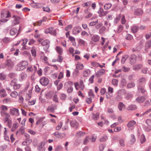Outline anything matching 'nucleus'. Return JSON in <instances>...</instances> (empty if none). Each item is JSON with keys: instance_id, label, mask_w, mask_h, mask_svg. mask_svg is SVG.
I'll use <instances>...</instances> for the list:
<instances>
[{"instance_id": "obj_51", "label": "nucleus", "mask_w": 151, "mask_h": 151, "mask_svg": "<svg viewBox=\"0 0 151 151\" xmlns=\"http://www.w3.org/2000/svg\"><path fill=\"white\" fill-rule=\"evenodd\" d=\"M99 115L98 114L96 113V114H95L93 113L92 117L94 120H97L98 118L99 117Z\"/></svg>"}, {"instance_id": "obj_62", "label": "nucleus", "mask_w": 151, "mask_h": 151, "mask_svg": "<svg viewBox=\"0 0 151 151\" xmlns=\"http://www.w3.org/2000/svg\"><path fill=\"white\" fill-rule=\"evenodd\" d=\"M123 26L121 25H120L119 26L117 32L119 33L123 31Z\"/></svg>"}, {"instance_id": "obj_38", "label": "nucleus", "mask_w": 151, "mask_h": 151, "mask_svg": "<svg viewBox=\"0 0 151 151\" xmlns=\"http://www.w3.org/2000/svg\"><path fill=\"white\" fill-rule=\"evenodd\" d=\"M131 139H130V142L132 144H133L136 141V139L134 135L132 134L131 135Z\"/></svg>"}, {"instance_id": "obj_4", "label": "nucleus", "mask_w": 151, "mask_h": 151, "mask_svg": "<svg viewBox=\"0 0 151 151\" xmlns=\"http://www.w3.org/2000/svg\"><path fill=\"white\" fill-rule=\"evenodd\" d=\"M10 113L11 114L16 116H18L19 115L18 109L16 108L11 109L10 110Z\"/></svg>"}, {"instance_id": "obj_34", "label": "nucleus", "mask_w": 151, "mask_h": 151, "mask_svg": "<svg viewBox=\"0 0 151 151\" xmlns=\"http://www.w3.org/2000/svg\"><path fill=\"white\" fill-rule=\"evenodd\" d=\"M47 17H44L42 19L38 21L37 23V25L40 26L42 22H43L47 20Z\"/></svg>"}, {"instance_id": "obj_32", "label": "nucleus", "mask_w": 151, "mask_h": 151, "mask_svg": "<svg viewBox=\"0 0 151 151\" xmlns=\"http://www.w3.org/2000/svg\"><path fill=\"white\" fill-rule=\"evenodd\" d=\"M139 29V27L137 26H134L131 28V31L132 32L135 33Z\"/></svg>"}, {"instance_id": "obj_3", "label": "nucleus", "mask_w": 151, "mask_h": 151, "mask_svg": "<svg viewBox=\"0 0 151 151\" xmlns=\"http://www.w3.org/2000/svg\"><path fill=\"white\" fill-rule=\"evenodd\" d=\"M49 80L46 77H44L41 78L40 80V84L43 86H46L49 83Z\"/></svg>"}, {"instance_id": "obj_29", "label": "nucleus", "mask_w": 151, "mask_h": 151, "mask_svg": "<svg viewBox=\"0 0 151 151\" xmlns=\"http://www.w3.org/2000/svg\"><path fill=\"white\" fill-rule=\"evenodd\" d=\"M137 108L136 105L134 104H131L127 108V109L128 110H135Z\"/></svg>"}, {"instance_id": "obj_41", "label": "nucleus", "mask_w": 151, "mask_h": 151, "mask_svg": "<svg viewBox=\"0 0 151 151\" xmlns=\"http://www.w3.org/2000/svg\"><path fill=\"white\" fill-rule=\"evenodd\" d=\"M125 38L127 40H131L133 39V37L131 34H127Z\"/></svg>"}, {"instance_id": "obj_36", "label": "nucleus", "mask_w": 151, "mask_h": 151, "mask_svg": "<svg viewBox=\"0 0 151 151\" xmlns=\"http://www.w3.org/2000/svg\"><path fill=\"white\" fill-rule=\"evenodd\" d=\"M112 6V4L110 3H106L104 5V9L105 10H108L110 9Z\"/></svg>"}, {"instance_id": "obj_17", "label": "nucleus", "mask_w": 151, "mask_h": 151, "mask_svg": "<svg viewBox=\"0 0 151 151\" xmlns=\"http://www.w3.org/2000/svg\"><path fill=\"white\" fill-rule=\"evenodd\" d=\"M70 124L71 126L73 127L77 128L78 127V123L75 120H72L70 121Z\"/></svg>"}, {"instance_id": "obj_52", "label": "nucleus", "mask_w": 151, "mask_h": 151, "mask_svg": "<svg viewBox=\"0 0 151 151\" xmlns=\"http://www.w3.org/2000/svg\"><path fill=\"white\" fill-rule=\"evenodd\" d=\"M113 96L112 93H107L106 94V98L107 99H110Z\"/></svg>"}, {"instance_id": "obj_7", "label": "nucleus", "mask_w": 151, "mask_h": 151, "mask_svg": "<svg viewBox=\"0 0 151 151\" xmlns=\"http://www.w3.org/2000/svg\"><path fill=\"white\" fill-rule=\"evenodd\" d=\"M20 28L21 27L20 26L18 31L17 29L16 28H14L11 29L10 30V35L12 36H13L17 33L16 37L18 35L19 33V30H20Z\"/></svg>"}, {"instance_id": "obj_1", "label": "nucleus", "mask_w": 151, "mask_h": 151, "mask_svg": "<svg viewBox=\"0 0 151 151\" xmlns=\"http://www.w3.org/2000/svg\"><path fill=\"white\" fill-rule=\"evenodd\" d=\"M28 63L27 61H23L19 63L17 65V70L20 71L24 69L28 65Z\"/></svg>"}, {"instance_id": "obj_8", "label": "nucleus", "mask_w": 151, "mask_h": 151, "mask_svg": "<svg viewBox=\"0 0 151 151\" xmlns=\"http://www.w3.org/2000/svg\"><path fill=\"white\" fill-rule=\"evenodd\" d=\"M1 18H8L11 16V13L9 11L7 12H1Z\"/></svg>"}, {"instance_id": "obj_44", "label": "nucleus", "mask_w": 151, "mask_h": 151, "mask_svg": "<svg viewBox=\"0 0 151 151\" xmlns=\"http://www.w3.org/2000/svg\"><path fill=\"white\" fill-rule=\"evenodd\" d=\"M135 86V84L134 82H131L128 83L127 87L128 88H132L134 87Z\"/></svg>"}, {"instance_id": "obj_5", "label": "nucleus", "mask_w": 151, "mask_h": 151, "mask_svg": "<svg viewBox=\"0 0 151 151\" xmlns=\"http://www.w3.org/2000/svg\"><path fill=\"white\" fill-rule=\"evenodd\" d=\"M12 17L14 19L12 22V26H14L19 24V20L20 19V17L19 16L14 15Z\"/></svg>"}, {"instance_id": "obj_53", "label": "nucleus", "mask_w": 151, "mask_h": 151, "mask_svg": "<svg viewBox=\"0 0 151 151\" xmlns=\"http://www.w3.org/2000/svg\"><path fill=\"white\" fill-rule=\"evenodd\" d=\"M151 46V41L147 42L145 45V47L147 49L149 48Z\"/></svg>"}, {"instance_id": "obj_14", "label": "nucleus", "mask_w": 151, "mask_h": 151, "mask_svg": "<svg viewBox=\"0 0 151 151\" xmlns=\"http://www.w3.org/2000/svg\"><path fill=\"white\" fill-rule=\"evenodd\" d=\"M81 29V28L80 26H76L74 27L73 30V33L74 34H76L79 33Z\"/></svg>"}, {"instance_id": "obj_22", "label": "nucleus", "mask_w": 151, "mask_h": 151, "mask_svg": "<svg viewBox=\"0 0 151 151\" xmlns=\"http://www.w3.org/2000/svg\"><path fill=\"white\" fill-rule=\"evenodd\" d=\"M85 134L86 133L85 132L80 131L77 132L75 136L76 137L79 138L85 135Z\"/></svg>"}, {"instance_id": "obj_20", "label": "nucleus", "mask_w": 151, "mask_h": 151, "mask_svg": "<svg viewBox=\"0 0 151 151\" xmlns=\"http://www.w3.org/2000/svg\"><path fill=\"white\" fill-rule=\"evenodd\" d=\"M53 134L57 138H59L60 137L62 136L63 137H64L65 136V133L63 134L60 133L58 132H55Z\"/></svg>"}, {"instance_id": "obj_46", "label": "nucleus", "mask_w": 151, "mask_h": 151, "mask_svg": "<svg viewBox=\"0 0 151 151\" xmlns=\"http://www.w3.org/2000/svg\"><path fill=\"white\" fill-rule=\"evenodd\" d=\"M146 141L145 137L144 134L142 135L141 136L140 139V142L141 143H143Z\"/></svg>"}, {"instance_id": "obj_56", "label": "nucleus", "mask_w": 151, "mask_h": 151, "mask_svg": "<svg viewBox=\"0 0 151 151\" xmlns=\"http://www.w3.org/2000/svg\"><path fill=\"white\" fill-rule=\"evenodd\" d=\"M107 139V137L106 136H104L100 139V141L101 142H104Z\"/></svg>"}, {"instance_id": "obj_40", "label": "nucleus", "mask_w": 151, "mask_h": 151, "mask_svg": "<svg viewBox=\"0 0 151 151\" xmlns=\"http://www.w3.org/2000/svg\"><path fill=\"white\" fill-rule=\"evenodd\" d=\"M91 4V1H89L88 2H85L83 3L82 4V6L83 7H87L89 6Z\"/></svg>"}, {"instance_id": "obj_26", "label": "nucleus", "mask_w": 151, "mask_h": 151, "mask_svg": "<svg viewBox=\"0 0 151 151\" xmlns=\"http://www.w3.org/2000/svg\"><path fill=\"white\" fill-rule=\"evenodd\" d=\"M53 92L52 91H50L47 92L45 95L46 98L47 99H49L52 97L53 96Z\"/></svg>"}, {"instance_id": "obj_15", "label": "nucleus", "mask_w": 151, "mask_h": 151, "mask_svg": "<svg viewBox=\"0 0 151 151\" xmlns=\"http://www.w3.org/2000/svg\"><path fill=\"white\" fill-rule=\"evenodd\" d=\"M124 90H119L117 91V95L116 96L115 98V100L116 101H120L122 99V97L120 94V93L122 91Z\"/></svg>"}, {"instance_id": "obj_63", "label": "nucleus", "mask_w": 151, "mask_h": 151, "mask_svg": "<svg viewBox=\"0 0 151 151\" xmlns=\"http://www.w3.org/2000/svg\"><path fill=\"white\" fill-rule=\"evenodd\" d=\"M38 144V140L37 139H35L33 140L32 144L35 147H36Z\"/></svg>"}, {"instance_id": "obj_37", "label": "nucleus", "mask_w": 151, "mask_h": 151, "mask_svg": "<svg viewBox=\"0 0 151 151\" xmlns=\"http://www.w3.org/2000/svg\"><path fill=\"white\" fill-rule=\"evenodd\" d=\"M119 143L120 146L122 147H124L125 146V139L121 138L119 140Z\"/></svg>"}, {"instance_id": "obj_42", "label": "nucleus", "mask_w": 151, "mask_h": 151, "mask_svg": "<svg viewBox=\"0 0 151 151\" xmlns=\"http://www.w3.org/2000/svg\"><path fill=\"white\" fill-rule=\"evenodd\" d=\"M128 56L127 55H125L124 56H123L122 58L121 62L122 63L124 64L125 63L126 59L128 58Z\"/></svg>"}, {"instance_id": "obj_27", "label": "nucleus", "mask_w": 151, "mask_h": 151, "mask_svg": "<svg viewBox=\"0 0 151 151\" xmlns=\"http://www.w3.org/2000/svg\"><path fill=\"white\" fill-rule=\"evenodd\" d=\"M142 67V65L141 64H136L133 66V69L134 70H138Z\"/></svg>"}, {"instance_id": "obj_13", "label": "nucleus", "mask_w": 151, "mask_h": 151, "mask_svg": "<svg viewBox=\"0 0 151 151\" xmlns=\"http://www.w3.org/2000/svg\"><path fill=\"white\" fill-rule=\"evenodd\" d=\"M37 70V68L35 66L29 67L27 68V71L29 73L33 71L34 72H36Z\"/></svg>"}, {"instance_id": "obj_60", "label": "nucleus", "mask_w": 151, "mask_h": 151, "mask_svg": "<svg viewBox=\"0 0 151 151\" xmlns=\"http://www.w3.org/2000/svg\"><path fill=\"white\" fill-rule=\"evenodd\" d=\"M52 100L55 102H58V99L57 97V95L56 94H55V95H54L52 98Z\"/></svg>"}, {"instance_id": "obj_58", "label": "nucleus", "mask_w": 151, "mask_h": 151, "mask_svg": "<svg viewBox=\"0 0 151 151\" xmlns=\"http://www.w3.org/2000/svg\"><path fill=\"white\" fill-rule=\"evenodd\" d=\"M106 145L104 144L100 145L99 146V149L101 151H103Z\"/></svg>"}, {"instance_id": "obj_49", "label": "nucleus", "mask_w": 151, "mask_h": 151, "mask_svg": "<svg viewBox=\"0 0 151 151\" xmlns=\"http://www.w3.org/2000/svg\"><path fill=\"white\" fill-rule=\"evenodd\" d=\"M106 28L104 26L100 28L99 30V32L100 34H103L104 32L106 31Z\"/></svg>"}, {"instance_id": "obj_19", "label": "nucleus", "mask_w": 151, "mask_h": 151, "mask_svg": "<svg viewBox=\"0 0 151 151\" xmlns=\"http://www.w3.org/2000/svg\"><path fill=\"white\" fill-rule=\"evenodd\" d=\"M146 80L144 77H142L138 80V86H143V84L145 83Z\"/></svg>"}, {"instance_id": "obj_55", "label": "nucleus", "mask_w": 151, "mask_h": 151, "mask_svg": "<svg viewBox=\"0 0 151 151\" xmlns=\"http://www.w3.org/2000/svg\"><path fill=\"white\" fill-rule=\"evenodd\" d=\"M21 86V85L19 84H15L12 87H13V88L14 90H17L19 89Z\"/></svg>"}, {"instance_id": "obj_43", "label": "nucleus", "mask_w": 151, "mask_h": 151, "mask_svg": "<svg viewBox=\"0 0 151 151\" xmlns=\"http://www.w3.org/2000/svg\"><path fill=\"white\" fill-rule=\"evenodd\" d=\"M84 85L83 83V81L81 80L79 83V87L81 90H83L84 88Z\"/></svg>"}, {"instance_id": "obj_23", "label": "nucleus", "mask_w": 151, "mask_h": 151, "mask_svg": "<svg viewBox=\"0 0 151 151\" xmlns=\"http://www.w3.org/2000/svg\"><path fill=\"white\" fill-rule=\"evenodd\" d=\"M137 87L138 91L139 92L143 93L146 91L143 86H138Z\"/></svg>"}, {"instance_id": "obj_39", "label": "nucleus", "mask_w": 151, "mask_h": 151, "mask_svg": "<svg viewBox=\"0 0 151 151\" xmlns=\"http://www.w3.org/2000/svg\"><path fill=\"white\" fill-rule=\"evenodd\" d=\"M17 79L14 78L12 80L10 83V85L11 86H13L15 84H17Z\"/></svg>"}, {"instance_id": "obj_24", "label": "nucleus", "mask_w": 151, "mask_h": 151, "mask_svg": "<svg viewBox=\"0 0 151 151\" xmlns=\"http://www.w3.org/2000/svg\"><path fill=\"white\" fill-rule=\"evenodd\" d=\"M105 72V70L104 69H101L99 71H98L96 74V76L97 77L103 75Z\"/></svg>"}, {"instance_id": "obj_47", "label": "nucleus", "mask_w": 151, "mask_h": 151, "mask_svg": "<svg viewBox=\"0 0 151 151\" xmlns=\"http://www.w3.org/2000/svg\"><path fill=\"white\" fill-rule=\"evenodd\" d=\"M0 114L2 116H5L6 117H9L10 116L9 114L8 113L6 112H0Z\"/></svg>"}, {"instance_id": "obj_59", "label": "nucleus", "mask_w": 151, "mask_h": 151, "mask_svg": "<svg viewBox=\"0 0 151 151\" xmlns=\"http://www.w3.org/2000/svg\"><path fill=\"white\" fill-rule=\"evenodd\" d=\"M88 95L90 97L93 98L94 95L93 94V92L92 90H90L88 92Z\"/></svg>"}, {"instance_id": "obj_35", "label": "nucleus", "mask_w": 151, "mask_h": 151, "mask_svg": "<svg viewBox=\"0 0 151 151\" xmlns=\"http://www.w3.org/2000/svg\"><path fill=\"white\" fill-rule=\"evenodd\" d=\"M83 67L84 66L82 64L78 63L76 65V68L78 70H81L83 69Z\"/></svg>"}, {"instance_id": "obj_6", "label": "nucleus", "mask_w": 151, "mask_h": 151, "mask_svg": "<svg viewBox=\"0 0 151 151\" xmlns=\"http://www.w3.org/2000/svg\"><path fill=\"white\" fill-rule=\"evenodd\" d=\"M98 13L99 14V17H101L106 15L109 13V12L108 11H104L103 8L100 7Z\"/></svg>"}, {"instance_id": "obj_33", "label": "nucleus", "mask_w": 151, "mask_h": 151, "mask_svg": "<svg viewBox=\"0 0 151 151\" xmlns=\"http://www.w3.org/2000/svg\"><path fill=\"white\" fill-rule=\"evenodd\" d=\"M8 110L7 107L5 106H1L0 108V112H6Z\"/></svg>"}, {"instance_id": "obj_45", "label": "nucleus", "mask_w": 151, "mask_h": 151, "mask_svg": "<svg viewBox=\"0 0 151 151\" xmlns=\"http://www.w3.org/2000/svg\"><path fill=\"white\" fill-rule=\"evenodd\" d=\"M18 95V93L15 91H13L10 94V96L12 97L16 98Z\"/></svg>"}, {"instance_id": "obj_16", "label": "nucleus", "mask_w": 151, "mask_h": 151, "mask_svg": "<svg viewBox=\"0 0 151 151\" xmlns=\"http://www.w3.org/2000/svg\"><path fill=\"white\" fill-rule=\"evenodd\" d=\"M100 39V37L98 35H93L91 37V40L95 42L99 41Z\"/></svg>"}, {"instance_id": "obj_61", "label": "nucleus", "mask_w": 151, "mask_h": 151, "mask_svg": "<svg viewBox=\"0 0 151 151\" xmlns=\"http://www.w3.org/2000/svg\"><path fill=\"white\" fill-rule=\"evenodd\" d=\"M86 101L88 104H89L91 103L92 102V98L90 97L89 98H86Z\"/></svg>"}, {"instance_id": "obj_11", "label": "nucleus", "mask_w": 151, "mask_h": 151, "mask_svg": "<svg viewBox=\"0 0 151 151\" xmlns=\"http://www.w3.org/2000/svg\"><path fill=\"white\" fill-rule=\"evenodd\" d=\"M143 13V10L140 8H138L135 10L134 14L136 16H140L142 15Z\"/></svg>"}, {"instance_id": "obj_54", "label": "nucleus", "mask_w": 151, "mask_h": 151, "mask_svg": "<svg viewBox=\"0 0 151 151\" xmlns=\"http://www.w3.org/2000/svg\"><path fill=\"white\" fill-rule=\"evenodd\" d=\"M6 77V75L3 73H0V79L4 80L5 79Z\"/></svg>"}, {"instance_id": "obj_30", "label": "nucleus", "mask_w": 151, "mask_h": 151, "mask_svg": "<svg viewBox=\"0 0 151 151\" xmlns=\"http://www.w3.org/2000/svg\"><path fill=\"white\" fill-rule=\"evenodd\" d=\"M118 107L120 111H122L124 108H125V106L122 102H120L118 104Z\"/></svg>"}, {"instance_id": "obj_9", "label": "nucleus", "mask_w": 151, "mask_h": 151, "mask_svg": "<svg viewBox=\"0 0 151 151\" xmlns=\"http://www.w3.org/2000/svg\"><path fill=\"white\" fill-rule=\"evenodd\" d=\"M6 65L8 66V68L9 70L11 69L14 65L13 62L10 60H6Z\"/></svg>"}, {"instance_id": "obj_31", "label": "nucleus", "mask_w": 151, "mask_h": 151, "mask_svg": "<svg viewBox=\"0 0 151 151\" xmlns=\"http://www.w3.org/2000/svg\"><path fill=\"white\" fill-rule=\"evenodd\" d=\"M55 49L60 55L62 54L63 49L61 47L57 46L56 47Z\"/></svg>"}, {"instance_id": "obj_25", "label": "nucleus", "mask_w": 151, "mask_h": 151, "mask_svg": "<svg viewBox=\"0 0 151 151\" xmlns=\"http://www.w3.org/2000/svg\"><path fill=\"white\" fill-rule=\"evenodd\" d=\"M136 124V122L134 120H132L129 122L127 124V126L129 128H133Z\"/></svg>"}, {"instance_id": "obj_57", "label": "nucleus", "mask_w": 151, "mask_h": 151, "mask_svg": "<svg viewBox=\"0 0 151 151\" xmlns=\"http://www.w3.org/2000/svg\"><path fill=\"white\" fill-rule=\"evenodd\" d=\"M90 72L89 70H84L83 72V75L85 77H87L89 75V73Z\"/></svg>"}, {"instance_id": "obj_50", "label": "nucleus", "mask_w": 151, "mask_h": 151, "mask_svg": "<svg viewBox=\"0 0 151 151\" xmlns=\"http://www.w3.org/2000/svg\"><path fill=\"white\" fill-rule=\"evenodd\" d=\"M122 70L124 72H127L130 70V68L129 67H126L124 66H123L122 67Z\"/></svg>"}, {"instance_id": "obj_10", "label": "nucleus", "mask_w": 151, "mask_h": 151, "mask_svg": "<svg viewBox=\"0 0 151 151\" xmlns=\"http://www.w3.org/2000/svg\"><path fill=\"white\" fill-rule=\"evenodd\" d=\"M137 56L135 55H132L129 59L130 63L131 64H133L136 63Z\"/></svg>"}, {"instance_id": "obj_28", "label": "nucleus", "mask_w": 151, "mask_h": 151, "mask_svg": "<svg viewBox=\"0 0 151 151\" xmlns=\"http://www.w3.org/2000/svg\"><path fill=\"white\" fill-rule=\"evenodd\" d=\"M20 78L19 79L21 81L25 79L27 77V75L26 73L22 72L20 74Z\"/></svg>"}, {"instance_id": "obj_21", "label": "nucleus", "mask_w": 151, "mask_h": 151, "mask_svg": "<svg viewBox=\"0 0 151 151\" xmlns=\"http://www.w3.org/2000/svg\"><path fill=\"white\" fill-rule=\"evenodd\" d=\"M49 41L47 40H46L41 42V45L42 46H46L47 49H48L49 47Z\"/></svg>"}, {"instance_id": "obj_18", "label": "nucleus", "mask_w": 151, "mask_h": 151, "mask_svg": "<svg viewBox=\"0 0 151 151\" xmlns=\"http://www.w3.org/2000/svg\"><path fill=\"white\" fill-rule=\"evenodd\" d=\"M146 99V98L145 96H139L136 99V101L139 103H142Z\"/></svg>"}, {"instance_id": "obj_12", "label": "nucleus", "mask_w": 151, "mask_h": 151, "mask_svg": "<svg viewBox=\"0 0 151 151\" xmlns=\"http://www.w3.org/2000/svg\"><path fill=\"white\" fill-rule=\"evenodd\" d=\"M57 106H53L52 105L49 106L48 107L47 110L50 113H53L54 112V111L56 109Z\"/></svg>"}, {"instance_id": "obj_64", "label": "nucleus", "mask_w": 151, "mask_h": 151, "mask_svg": "<svg viewBox=\"0 0 151 151\" xmlns=\"http://www.w3.org/2000/svg\"><path fill=\"white\" fill-rule=\"evenodd\" d=\"M118 80L116 79H114L112 80V83L114 85H117L118 83Z\"/></svg>"}, {"instance_id": "obj_2", "label": "nucleus", "mask_w": 151, "mask_h": 151, "mask_svg": "<svg viewBox=\"0 0 151 151\" xmlns=\"http://www.w3.org/2000/svg\"><path fill=\"white\" fill-rule=\"evenodd\" d=\"M45 141H42L39 143L37 147V149L39 151H45Z\"/></svg>"}, {"instance_id": "obj_48", "label": "nucleus", "mask_w": 151, "mask_h": 151, "mask_svg": "<svg viewBox=\"0 0 151 151\" xmlns=\"http://www.w3.org/2000/svg\"><path fill=\"white\" fill-rule=\"evenodd\" d=\"M63 125V123L62 122H59L58 125L56 127V129L57 130H59L60 129Z\"/></svg>"}]
</instances>
